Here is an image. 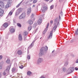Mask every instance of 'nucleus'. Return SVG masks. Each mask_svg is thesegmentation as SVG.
<instances>
[{
  "label": "nucleus",
  "instance_id": "41",
  "mask_svg": "<svg viewBox=\"0 0 78 78\" xmlns=\"http://www.w3.org/2000/svg\"><path fill=\"white\" fill-rule=\"evenodd\" d=\"M21 3V2L19 4L16 6V8H18V7H19V6L20 5V4Z\"/></svg>",
  "mask_w": 78,
  "mask_h": 78
},
{
  "label": "nucleus",
  "instance_id": "51",
  "mask_svg": "<svg viewBox=\"0 0 78 78\" xmlns=\"http://www.w3.org/2000/svg\"><path fill=\"white\" fill-rule=\"evenodd\" d=\"M1 77H2V74L1 73H0V78H1Z\"/></svg>",
  "mask_w": 78,
  "mask_h": 78
},
{
  "label": "nucleus",
  "instance_id": "34",
  "mask_svg": "<svg viewBox=\"0 0 78 78\" xmlns=\"http://www.w3.org/2000/svg\"><path fill=\"white\" fill-rule=\"evenodd\" d=\"M30 57H31L30 55H28L27 56L28 59H30Z\"/></svg>",
  "mask_w": 78,
  "mask_h": 78
},
{
  "label": "nucleus",
  "instance_id": "59",
  "mask_svg": "<svg viewBox=\"0 0 78 78\" xmlns=\"http://www.w3.org/2000/svg\"><path fill=\"white\" fill-rule=\"evenodd\" d=\"M55 52V50H54L52 51V53H53V52Z\"/></svg>",
  "mask_w": 78,
  "mask_h": 78
},
{
  "label": "nucleus",
  "instance_id": "28",
  "mask_svg": "<svg viewBox=\"0 0 78 78\" xmlns=\"http://www.w3.org/2000/svg\"><path fill=\"white\" fill-rule=\"evenodd\" d=\"M11 5L8 3L6 5V8H9V6H10Z\"/></svg>",
  "mask_w": 78,
  "mask_h": 78
},
{
  "label": "nucleus",
  "instance_id": "58",
  "mask_svg": "<svg viewBox=\"0 0 78 78\" xmlns=\"http://www.w3.org/2000/svg\"><path fill=\"white\" fill-rule=\"evenodd\" d=\"M50 23H53V21H51Z\"/></svg>",
  "mask_w": 78,
  "mask_h": 78
},
{
  "label": "nucleus",
  "instance_id": "2",
  "mask_svg": "<svg viewBox=\"0 0 78 78\" xmlns=\"http://www.w3.org/2000/svg\"><path fill=\"white\" fill-rule=\"evenodd\" d=\"M48 50V47L47 46H45V48L44 47H43L41 48V51L39 54V55L40 56H41L42 55H44L45 54V52L47 51Z\"/></svg>",
  "mask_w": 78,
  "mask_h": 78
},
{
  "label": "nucleus",
  "instance_id": "57",
  "mask_svg": "<svg viewBox=\"0 0 78 78\" xmlns=\"http://www.w3.org/2000/svg\"><path fill=\"white\" fill-rule=\"evenodd\" d=\"M20 74H19V73H18V76H19H19H20Z\"/></svg>",
  "mask_w": 78,
  "mask_h": 78
},
{
  "label": "nucleus",
  "instance_id": "21",
  "mask_svg": "<svg viewBox=\"0 0 78 78\" xmlns=\"http://www.w3.org/2000/svg\"><path fill=\"white\" fill-rule=\"evenodd\" d=\"M8 23H5L3 24V27L5 28H6L8 27Z\"/></svg>",
  "mask_w": 78,
  "mask_h": 78
},
{
  "label": "nucleus",
  "instance_id": "45",
  "mask_svg": "<svg viewBox=\"0 0 78 78\" xmlns=\"http://www.w3.org/2000/svg\"><path fill=\"white\" fill-rule=\"evenodd\" d=\"M3 75H6V73H5V72H4L3 73Z\"/></svg>",
  "mask_w": 78,
  "mask_h": 78
},
{
  "label": "nucleus",
  "instance_id": "54",
  "mask_svg": "<svg viewBox=\"0 0 78 78\" xmlns=\"http://www.w3.org/2000/svg\"><path fill=\"white\" fill-rule=\"evenodd\" d=\"M24 67H26V66H27V64H25L24 65Z\"/></svg>",
  "mask_w": 78,
  "mask_h": 78
},
{
  "label": "nucleus",
  "instance_id": "31",
  "mask_svg": "<svg viewBox=\"0 0 78 78\" xmlns=\"http://www.w3.org/2000/svg\"><path fill=\"white\" fill-rule=\"evenodd\" d=\"M23 34L24 36H27V35H28V32H25L23 33Z\"/></svg>",
  "mask_w": 78,
  "mask_h": 78
},
{
  "label": "nucleus",
  "instance_id": "30",
  "mask_svg": "<svg viewBox=\"0 0 78 78\" xmlns=\"http://www.w3.org/2000/svg\"><path fill=\"white\" fill-rule=\"evenodd\" d=\"M32 29V27L31 26H30L28 27V31H30Z\"/></svg>",
  "mask_w": 78,
  "mask_h": 78
},
{
  "label": "nucleus",
  "instance_id": "22",
  "mask_svg": "<svg viewBox=\"0 0 78 78\" xmlns=\"http://www.w3.org/2000/svg\"><path fill=\"white\" fill-rule=\"evenodd\" d=\"M31 73H31L30 71H28L27 73V75H28L29 76H31Z\"/></svg>",
  "mask_w": 78,
  "mask_h": 78
},
{
  "label": "nucleus",
  "instance_id": "26",
  "mask_svg": "<svg viewBox=\"0 0 78 78\" xmlns=\"http://www.w3.org/2000/svg\"><path fill=\"white\" fill-rule=\"evenodd\" d=\"M12 13H13V12L12 11H10L8 15V17L9 16H11L12 14Z\"/></svg>",
  "mask_w": 78,
  "mask_h": 78
},
{
  "label": "nucleus",
  "instance_id": "17",
  "mask_svg": "<svg viewBox=\"0 0 78 78\" xmlns=\"http://www.w3.org/2000/svg\"><path fill=\"white\" fill-rule=\"evenodd\" d=\"M19 39L20 41H22V36L21 34H19Z\"/></svg>",
  "mask_w": 78,
  "mask_h": 78
},
{
  "label": "nucleus",
  "instance_id": "64",
  "mask_svg": "<svg viewBox=\"0 0 78 78\" xmlns=\"http://www.w3.org/2000/svg\"><path fill=\"white\" fill-rule=\"evenodd\" d=\"M31 2H32V1H33V0H31Z\"/></svg>",
  "mask_w": 78,
  "mask_h": 78
},
{
  "label": "nucleus",
  "instance_id": "23",
  "mask_svg": "<svg viewBox=\"0 0 78 78\" xmlns=\"http://www.w3.org/2000/svg\"><path fill=\"white\" fill-rule=\"evenodd\" d=\"M62 70L64 72H66V71H67V69H66V68L63 67L62 68Z\"/></svg>",
  "mask_w": 78,
  "mask_h": 78
},
{
  "label": "nucleus",
  "instance_id": "55",
  "mask_svg": "<svg viewBox=\"0 0 78 78\" xmlns=\"http://www.w3.org/2000/svg\"><path fill=\"white\" fill-rule=\"evenodd\" d=\"M16 23V21H15V20H13V23Z\"/></svg>",
  "mask_w": 78,
  "mask_h": 78
},
{
  "label": "nucleus",
  "instance_id": "39",
  "mask_svg": "<svg viewBox=\"0 0 78 78\" xmlns=\"http://www.w3.org/2000/svg\"><path fill=\"white\" fill-rule=\"evenodd\" d=\"M40 78H45V75H42L40 77Z\"/></svg>",
  "mask_w": 78,
  "mask_h": 78
},
{
  "label": "nucleus",
  "instance_id": "10",
  "mask_svg": "<svg viewBox=\"0 0 78 78\" xmlns=\"http://www.w3.org/2000/svg\"><path fill=\"white\" fill-rule=\"evenodd\" d=\"M53 35V30L52 31H51L50 32V34L48 37V39H51L52 37V36Z\"/></svg>",
  "mask_w": 78,
  "mask_h": 78
},
{
  "label": "nucleus",
  "instance_id": "12",
  "mask_svg": "<svg viewBox=\"0 0 78 78\" xmlns=\"http://www.w3.org/2000/svg\"><path fill=\"white\" fill-rule=\"evenodd\" d=\"M4 6L5 5H4V3L3 2H2L0 1V6L1 7V8H4Z\"/></svg>",
  "mask_w": 78,
  "mask_h": 78
},
{
  "label": "nucleus",
  "instance_id": "11",
  "mask_svg": "<svg viewBox=\"0 0 78 78\" xmlns=\"http://www.w3.org/2000/svg\"><path fill=\"white\" fill-rule=\"evenodd\" d=\"M31 12V8H28L27 10V14L28 15L30 14Z\"/></svg>",
  "mask_w": 78,
  "mask_h": 78
},
{
  "label": "nucleus",
  "instance_id": "37",
  "mask_svg": "<svg viewBox=\"0 0 78 78\" xmlns=\"http://www.w3.org/2000/svg\"><path fill=\"white\" fill-rule=\"evenodd\" d=\"M17 25L18 27H21V25H20V24L19 23H17Z\"/></svg>",
  "mask_w": 78,
  "mask_h": 78
},
{
  "label": "nucleus",
  "instance_id": "13",
  "mask_svg": "<svg viewBox=\"0 0 78 78\" xmlns=\"http://www.w3.org/2000/svg\"><path fill=\"white\" fill-rule=\"evenodd\" d=\"M38 23L39 25L42 23V18H40L38 21Z\"/></svg>",
  "mask_w": 78,
  "mask_h": 78
},
{
  "label": "nucleus",
  "instance_id": "24",
  "mask_svg": "<svg viewBox=\"0 0 78 78\" xmlns=\"http://www.w3.org/2000/svg\"><path fill=\"white\" fill-rule=\"evenodd\" d=\"M26 4V5H31V3H30V1L28 0L27 1Z\"/></svg>",
  "mask_w": 78,
  "mask_h": 78
},
{
  "label": "nucleus",
  "instance_id": "44",
  "mask_svg": "<svg viewBox=\"0 0 78 78\" xmlns=\"http://www.w3.org/2000/svg\"><path fill=\"white\" fill-rule=\"evenodd\" d=\"M61 20V16H60V15L59 16V20Z\"/></svg>",
  "mask_w": 78,
  "mask_h": 78
},
{
  "label": "nucleus",
  "instance_id": "50",
  "mask_svg": "<svg viewBox=\"0 0 78 78\" xmlns=\"http://www.w3.org/2000/svg\"><path fill=\"white\" fill-rule=\"evenodd\" d=\"M24 39L25 41H26V37H24Z\"/></svg>",
  "mask_w": 78,
  "mask_h": 78
},
{
  "label": "nucleus",
  "instance_id": "49",
  "mask_svg": "<svg viewBox=\"0 0 78 78\" xmlns=\"http://www.w3.org/2000/svg\"><path fill=\"white\" fill-rule=\"evenodd\" d=\"M75 69L76 70H78V68H77L76 67V68H75Z\"/></svg>",
  "mask_w": 78,
  "mask_h": 78
},
{
  "label": "nucleus",
  "instance_id": "5",
  "mask_svg": "<svg viewBox=\"0 0 78 78\" xmlns=\"http://www.w3.org/2000/svg\"><path fill=\"white\" fill-rule=\"evenodd\" d=\"M26 17V14L25 12L23 13L19 17V19H25Z\"/></svg>",
  "mask_w": 78,
  "mask_h": 78
},
{
  "label": "nucleus",
  "instance_id": "27",
  "mask_svg": "<svg viewBox=\"0 0 78 78\" xmlns=\"http://www.w3.org/2000/svg\"><path fill=\"white\" fill-rule=\"evenodd\" d=\"M54 8V5H51L50 7V10H51V9H53Z\"/></svg>",
  "mask_w": 78,
  "mask_h": 78
},
{
  "label": "nucleus",
  "instance_id": "53",
  "mask_svg": "<svg viewBox=\"0 0 78 78\" xmlns=\"http://www.w3.org/2000/svg\"><path fill=\"white\" fill-rule=\"evenodd\" d=\"M53 0H50V1H49V2L50 3H51V2H52Z\"/></svg>",
  "mask_w": 78,
  "mask_h": 78
},
{
  "label": "nucleus",
  "instance_id": "52",
  "mask_svg": "<svg viewBox=\"0 0 78 78\" xmlns=\"http://www.w3.org/2000/svg\"><path fill=\"white\" fill-rule=\"evenodd\" d=\"M72 56L73 58V57H75V55H72Z\"/></svg>",
  "mask_w": 78,
  "mask_h": 78
},
{
  "label": "nucleus",
  "instance_id": "48",
  "mask_svg": "<svg viewBox=\"0 0 78 78\" xmlns=\"http://www.w3.org/2000/svg\"><path fill=\"white\" fill-rule=\"evenodd\" d=\"M60 14L61 15V16H62L63 14V13H62V12H61L60 13Z\"/></svg>",
  "mask_w": 78,
  "mask_h": 78
},
{
  "label": "nucleus",
  "instance_id": "7",
  "mask_svg": "<svg viewBox=\"0 0 78 78\" xmlns=\"http://www.w3.org/2000/svg\"><path fill=\"white\" fill-rule=\"evenodd\" d=\"M4 12V10L3 9L0 8V17H2L3 15Z\"/></svg>",
  "mask_w": 78,
  "mask_h": 78
},
{
  "label": "nucleus",
  "instance_id": "62",
  "mask_svg": "<svg viewBox=\"0 0 78 78\" xmlns=\"http://www.w3.org/2000/svg\"><path fill=\"white\" fill-rule=\"evenodd\" d=\"M41 38H42V37H41V38H40V39H41Z\"/></svg>",
  "mask_w": 78,
  "mask_h": 78
},
{
  "label": "nucleus",
  "instance_id": "6",
  "mask_svg": "<svg viewBox=\"0 0 78 78\" xmlns=\"http://www.w3.org/2000/svg\"><path fill=\"white\" fill-rule=\"evenodd\" d=\"M22 11V9H18L16 11L15 13L16 16H18V14H19Z\"/></svg>",
  "mask_w": 78,
  "mask_h": 78
},
{
  "label": "nucleus",
  "instance_id": "14",
  "mask_svg": "<svg viewBox=\"0 0 78 78\" xmlns=\"http://www.w3.org/2000/svg\"><path fill=\"white\" fill-rule=\"evenodd\" d=\"M68 64H69V61L67 60V61H65L64 63V66H65L66 67H67Z\"/></svg>",
  "mask_w": 78,
  "mask_h": 78
},
{
  "label": "nucleus",
  "instance_id": "35",
  "mask_svg": "<svg viewBox=\"0 0 78 78\" xmlns=\"http://www.w3.org/2000/svg\"><path fill=\"white\" fill-rule=\"evenodd\" d=\"M39 36H38V35H37L36 36L35 39V40H36V39H39Z\"/></svg>",
  "mask_w": 78,
  "mask_h": 78
},
{
  "label": "nucleus",
  "instance_id": "43",
  "mask_svg": "<svg viewBox=\"0 0 78 78\" xmlns=\"http://www.w3.org/2000/svg\"><path fill=\"white\" fill-rule=\"evenodd\" d=\"M23 66L22 65L19 66V68H20V69H23Z\"/></svg>",
  "mask_w": 78,
  "mask_h": 78
},
{
  "label": "nucleus",
  "instance_id": "42",
  "mask_svg": "<svg viewBox=\"0 0 78 78\" xmlns=\"http://www.w3.org/2000/svg\"><path fill=\"white\" fill-rule=\"evenodd\" d=\"M16 70V69H15V68H13L12 69V72H15V71Z\"/></svg>",
  "mask_w": 78,
  "mask_h": 78
},
{
  "label": "nucleus",
  "instance_id": "36",
  "mask_svg": "<svg viewBox=\"0 0 78 78\" xmlns=\"http://www.w3.org/2000/svg\"><path fill=\"white\" fill-rule=\"evenodd\" d=\"M41 10L42 11V12H43V13L45 12V10H44V9H43L42 8H41Z\"/></svg>",
  "mask_w": 78,
  "mask_h": 78
},
{
  "label": "nucleus",
  "instance_id": "4",
  "mask_svg": "<svg viewBox=\"0 0 78 78\" xmlns=\"http://www.w3.org/2000/svg\"><path fill=\"white\" fill-rule=\"evenodd\" d=\"M74 67H70L68 69V70H67V72L68 73H72L73 70H74Z\"/></svg>",
  "mask_w": 78,
  "mask_h": 78
},
{
  "label": "nucleus",
  "instance_id": "40",
  "mask_svg": "<svg viewBox=\"0 0 78 78\" xmlns=\"http://www.w3.org/2000/svg\"><path fill=\"white\" fill-rule=\"evenodd\" d=\"M37 0H34L33 1V2L34 3H36L37 2Z\"/></svg>",
  "mask_w": 78,
  "mask_h": 78
},
{
  "label": "nucleus",
  "instance_id": "8",
  "mask_svg": "<svg viewBox=\"0 0 78 78\" xmlns=\"http://www.w3.org/2000/svg\"><path fill=\"white\" fill-rule=\"evenodd\" d=\"M10 32L12 33H13L15 32V29L14 27H10Z\"/></svg>",
  "mask_w": 78,
  "mask_h": 78
},
{
  "label": "nucleus",
  "instance_id": "63",
  "mask_svg": "<svg viewBox=\"0 0 78 78\" xmlns=\"http://www.w3.org/2000/svg\"><path fill=\"white\" fill-rule=\"evenodd\" d=\"M21 78H23V76H21Z\"/></svg>",
  "mask_w": 78,
  "mask_h": 78
},
{
  "label": "nucleus",
  "instance_id": "47",
  "mask_svg": "<svg viewBox=\"0 0 78 78\" xmlns=\"http://www.w3.org/2000/svg\"><path fill=\"white\" fill-rule=\"evenodd\" d=\"M14 10H15V8H13L12 10V12H14Z\"/></svg>",
  "mask_w": 78,
  "mask_h": 78
},
{
  "label": "nucleus",
  "instance_id": "19",
  "mask_svg": "<svg viewBox=\"0 0 78 78\" xmlns=\"http://www.w3.org/2000/svg\"><path fill=\"white\" fill-rule=\"evenodd\" d=\"M28 23L29 24H30V25H32L33 24V21L29 20L28 21Z\"/></svg>",
  "mask_w": 78,
  "mask_h": 78
},
{
  "label": "nucleus",
  "instance_id": "9",
  "mask_svg": "<svg viewBox=\"0 0 78 78\" xmlns=\"http://www.w3.org/2000/svg\"><path fill=\"white\" fill-rule=\"evenodd\" d=\"M49 26V23H48L47 25L46 28L45 29L44 31L43 32V34H44L46 33V32H47V31L48 30V27Z\"/></svg>",
  "mask_w": 78,
  "mask_h": 78
},
{
  "label": "nucleus",
  "instance_id": "61",
  "mask_svg": "<svg viewBox=\"0 0 78 78\" xmlns=\"http://www.w3.org/2000/svg\"><path fill=\"white\" fill-rule=\"evenodd\" d=\"M16 60V61H17V60Z\"/></svg>",
  "mask_w": 78,
  "mask_h": 78
},
{
  "label": "nucleus",
  "instance_id": "25",
  "mask_svg": "<svg viewBox=\"0 0 78 78\" xmlns=\"http://www.w3.org/2000/svg\"><path fill=\"white\" fill-rule=\"evenodd\" d=\"M12 0H8V3L11 5V3H12Z\"/></svg>",
  "mask_w": 78,
  "mask_h": 78
},
{
  "label": "nucleus",
  "instance_id": "18",
  "mask_svg": "<svg viewBox=\"0 0 78 78\" xmlns=\"http://www.w3.org/2000/svg\"><path fill=\"white\" fill-rule=\"evenodd\" d=\"M3 64V62L2 61L0 62V69H2Z\"/></svg>",
  "mask_w": 78,
  "mask_h": 78
},
{
  "label": "nucleus",
  "instance_id": "33",
  "mask_svg": "<svg viewBox=\"0 0 78 78\" xmlns=\"http://www.w3.org/2000/svg\"><path fill=\"white\" fill-rule=\"evenodd\" d=\"M42 8L43 9H44V10H46L47 9V7H42Z\"/></svg>",
  "mask_w": 78,
  "mask_h": 78
},
{
  "label": "nucleus",
  "instance_id": "20",
  "mask_svg": "<svg viewBox=\"0 0 78 78\" xmlns=\"http://www.w3.org/2000/svg\"><path fill=\"white\" fill-rule=\"evenodd\" d=\"M34 42L33 41L30 45L29 48H31V47H33L34 46Z\"/></svg>",
  "mask_w": 78,
  "mask_h": 78
},
{
  "label": "nucleus",
  "instance_id": "46",
  "mask_svg": "<svg viewBox=\"0 0 78 78\" xmlns=\"http://www.w3.org/2000/svg\"><path fill=\"white\" fill-rule=\"evenodd\" d=\"M33 17H34V14L33 13L31 16V17L33 18Z\"/></svg>",
  "mask_w": 78,
  "mask_h": 78
},
{
  "label": "nucleus",
  "instance_id": "38",
  "mask_svg": "<svg viewBox=\"0 0 78 78\" xmlns=\"http://www.w3.org/2000/svg\"><path fill=\"white\" fill-rule=\"evenodd\" d=\"M14 66L15 67H17V63H15L14 64Z\"/></svg>",
  "mask_w": 78,
  "mask_h": 78
},
{
  "label": "nucleus",
  "instance_id": "60",
  "mask_svg": "<svg viewBox=\"0 0 78 78\" xmlns=\"http://www.w3.org/2000/svg\"><path fill=\"white\" fill-rule=\"evenodd\" d=\"M64 0H62V1H64Z\"/></svg>",
  "mask_w": 78,
  "mask_h": 78
},
{
  "label": "nucleus",
  "instance_id": "3",
  "mask_svg": "<svg viewBox=\"0 0 78 78\" xmlns=\"http://www.w3.org/2000/svg\"><path fill=\"white\" fill-rule=\"evenodd\" d=\"M43 61H44V59L42 58H39L37 61V63L39 65Z\"/></svg>",
  "mask_w": 78,
  "mask_h": 78
},
{
  "label": "nucleus",
  "instance_id": "29",
  "mask_svg": "<svg viewBox=\"0 0 78 78\" xmlns=\"http://www.w3.org/2000/svg\"><path fill=\"white\" fill-rule=\"evenodd\" d=\"M6 62L7 64H10V60L9 59H7L6 61Z\"/></svg>",
  "mask_w": 78,
  "mask_h": 78
},
{
  "label": "nucleus",
  "instance_id": "1",
  "mask_svg": "<svg viewBox=\"0 0 78 78\" xmlns=\"http://www.w3.org/2000/svg\"><path fill=\"white\" fill-rule=\"evenodd\" d=\"M60 23H59V21L58 18H56L55 19L54 21V27L53 28V31L55 32L56 30V28L57 26H59Z\"/></svg>",
  "mask_w": 78,
  "mask_h": 78
},
{
  "label": "nucleus",
  "instance_id": "32",
  "mask_svg": "<svg viewBox=\"0 0 78 78\" xmlns=\"http://www.w3.org/2000/svg\"><path fill=\"white\" fill-rule=\"evenodd\" d=\"M3 58V55H0V60H2Z\"/></svg>",
  "mask_w": 78,
  "mask_h": 78
},
{
  "label": "nucleus",
  "instance_id": "16",
  "mask_svg": "<svg viewBox=\"0 0 78 78\" xmlns=\"http://www.w3.org/2000/svg\"><path fill=\"white\" fill-rule=\"evenodd\" d=\"M11 68V66H9L7 67V69H6V70H8V75L9 74V70L10 69V68Z\"/></svg>",
  "mask_w": 78,
  "mask_h": 78
},
{
  "label": "nucleus",
  "instance_id": "56",
  "mask_svg": "<svg viewBox=\"0 0 78 78\" xmlns=\"http://www.w3.org/2000/svg\"><path fill=\"white\" fill-rule=\"evenodd\" d=\"M34 7H35V5H33L32 6L33 8H34Z\"/></svg>",
  "mask_w": 78,
  "mask_h": 78
},
{
  "label": "nucleus",
  "instance_id": "15",
  "mask_svg": "<svg viewBox=\"0 0 78 78\" xmlns=\"http://www.w3.org/2000/svg\"><path fill=\"white\" fill-rule=\"evenodd\" d=\"M17 54L19 55H21L22 54V51L21 50H19L17 51Z\"/></svg>",
  "mask_w": 78,
  "mask_h": 78
}]
</instances>
